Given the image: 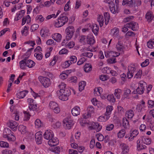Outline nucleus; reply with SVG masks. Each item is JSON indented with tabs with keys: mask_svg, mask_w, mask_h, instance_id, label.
I'll return each instance as SVG.
<instances>
[{
	"mask_svg": "<svg viewBox=\"0 0 154 154\" xmlns=\"http://www.w3.org/2000/svg\"><path fill=\"white\" fill-rule=\"evenodd\" d=\"M11 131L8 128H5L4 130V134L3 136V137L5 138H8L9 134H7V132H11Z\"/></svg>",
	"mask_w": 154,
	"mask_h": 154,
	"instance_id": "34",
	"label": "nucleus"
},
{
	"mask_svg": "<svg viewBox=\"0 0 154 154\" xmlns=\"http://www.w3.org/2000/svg\"><path fill=\"white\" fill-rule=\"evenodd\" d=\"M44 18L41 15L37 16L35 18V20H39L40 22H42L44 20Z\"/></svg>",
	"mask_w": 154,
	"mask_h": 154,
	"instance_id": "52",
	"label": "nucleus"
},
{
	"mask_svg": "<svg viewBox=\"0 0 154 154\" xmlns=\"http://www.w3.org/2000/svg\"><path fill=\"white\" fill-rule=\"evenodd\" d=\"M59 143L58 140L57 139H55L54 136L51 137L48 142V144L50 146H54L57 145Z\"/></svg>",
	"mask_w": 154,
	"mask_h": 154,
	"instance_id": "13",
	"label": "nucleus"
},
{
	"mask_svg": "<svg viewBox=\"0 0 154 154\" xmlns=\"http://www.w3.org/2000/svg\"><path fill=\"white\" fill-rule=\"evenodd\" d=\"M137 143V149L138 150L140 151L146 148L147 146L146 145H143V142L140 139L138 140Z\"/></svg>",
	"mask_w": 154,
	"mask_h": 154,
	"instance_id": "9",
	"label": "nucleus"
},
{
	"mask_svg": "<svg viewBox=\"0 0 154 154\" xmlns=\"http://www.w3.org/2000/svg\"><path fill=\"white\" fill-rule=\"evenodd\" d=\"M38 79L42 85L45 88L48 87L51 84L50 79L47 77L40 76Z\"/></svg>",
	"mask_w": 154,
	"mask_h": 154,
	"instance_id": "4",
	"label": "nucleus"
},
{
	"mask_svg": "<svg viewBox=\"0 0 154 154\" xmlns=\"http://www.w3.org/2000/svg\"><path fill=\"white\" fill-rule=\"evenodd\" d=\"M89 127L91 129L96 130L97 132L100 131L102 128V126L100 125L98 122L93 123Z\"/></svg>",
	"mask_w": 154,
	"mask_h": 154,
	"instance_id": "11",
	"label": "nucleus"
},
{
	"mask_svg": "<svg viewBox=\"0 0 154 154\" xmlns=\"http://www.w3.org/2000/svg\"><path fill=\"white\" fill-rule=\"evenodd\" d=\"M128 72L130 74H133L136 70V69L134 67H132L131 66L128 67Z\"/></svg>",
	"mask_w": 154,
	"mask_h": 154,
	"instance_id": "45",
	"label": "nucleus"
},
{
	"mask_svg": "<svg viewBox=\"0 0 154 154\" xmlns=\"http://www.w3.org/2000/svg\"><path fill=\"white\" fill-rule=\"evenodd\" d=\"M93 38V37L90 38H88V44L91 45H93L95 41Z\"/></svg>",
	"mask_w": 154,
	"mask_h": 154,
	"instance_id": "48",
	"label": "nucleus"
},
{
	"mask_svg": "<svg viewBox=\"0 0 154 154\" xmlns=\"http://www.w3.org/2000/svg\"><path fill=\"white\" fill-rule=\"evenodd\" d=\"M104 17L105 19V23L107 25L109 23L110 16L108 12H105L104 14Z\"/></svg>",
	"mask_w": 154,
	"mask_h": 154,
	"instance_id": "29",
	"label": "nucleus"
},
{
	"mask_svg": "<svg viewBox=\"0 0 154 154\" xmlns=\"http://www.w3.org/2000/svg\"><path fill=\"white\" fill-rule=\"evenodd\" d=\"M122 153L123 154H125L128 153L129 150L128 146H126L122 148Z\"/></svg>",
	"mask_w": 154,
	"mask_h": 154,
	"instance_id": "58",
	"label": "nucleus"
},
{
	"mask_svg": "<svg viewBox=\"0 0 154 154\" xmlns=\"http://www.w3.org/2000/svg\"><path fill=\"white\" fill-rule=\"evenodd\" d=\"M2 153V154H12V152L11 150L6 149L4 150Z\"/></svg>",
	"mask_w": 154,
	"mask_h": 154,
	"instance_id": "63",
	"label": "nucleus"
},
{
	"mask_svg": "<svg viewBox=\"0 0 154 154\" xmlns=\"http://www.w3.org/2000/svg\"><path fill=\"white\" fill-rule=\"evenodd\" d=\"M86 85V82L84 81H82L79 84V90L80 91H82L84 89Z\"/></svg>",
	"mask_w": 154,
	"mask_h": 154,
	"instance_id": "31",
	"label": "nucleus"
},
{
	"mask_svg": "<svg viewBox=\"0 0 154 154\" xmlns=\"http://www.w3.org/2000/svg\"><path fill=\"white\" fill-rule=\"evenodd\" d=\"M75 32L74 27L72 26H69L65 30L66 38L67 40H70L73 36Z\"/></svg>",
	"mask_w": 154,
	"mask_h": 154,
	"instance_id": "3",
	"label": "nucleus"
},
{
	"mask_svg": "<svg viewBox=\"0 0 154 154\" xmlns=\"http://www.w3.org/2000/svg\"><path fill=\"white\" fill-rule=\"evenodd\" d=\"M35 125L37 128H38L41 126V122L40 120L38 119H37L35 122Z\"/></svg>",
	"mask_w": 154,
	"mask_h": 154,
	"instance_id": "47",
	"label": "nucleus"
},
{
	"mask_svg": "<svg viewBox=\"0 0 154 154\" xmlns=\"http://www.w3.org/2000/svg\"><path fill=\"white\" fill-rule=\"evenodd\" d=\"M139 132L137 130H134L130 134L131 137H132L130 139V137H129V139H130V140H132L133 139V138L136 137L138 134Z\"/></svg>",
	"mask_w": 154,
	"mask_h": 154,
	"instance_id": "27",
	"label": "nucleus"
},
{
	"mask_svg": "<svg viewBox=\"0 0 154 154\" xmlns=\"http://www.w3.org/2000/svg\"><path fill=\"white\" fill-rule=\"evenodd\" d=\"M125 134V131L124 129L120 130L118 133V137L119 138H122L123 137Z\"/></svg>",
	"mask_w": 154,
	"mask_h": 154,
	"instance_id": "33",
	"label": "nucleus"
},
{
	"mask_svg": "<svg viewBox=\"0 0 154 154\" xmlns=\"http://www.w3.org/2000/svg\"><path fill=\"white\" fill-rule=\"evenodd\" d=\"M106 69H108L109 70V73H111L112 76H116L117 75V73L116 71L114 70H111L110 69V68H109L108 67H106Z\"/></svg>",
	"mask_w": 154,
	"mask_h": 154,
	"instance_id": "57",
	"label": "nucleus"
},
{
	"mask_svg": "<svg viewBox=\"0 0 154 154\" xmlns=\"http://www.w3.org/2000/svg\"><path fill=\"white\" fill-rule=\"evenodd\" d=\"M135 4V2L133 3V1H123L122 3L123 5H126L130 7H133Z\"/></svg>",
	"mask_w": 154,
	"mask_h": 154,
	"instance_id": "22",
	"label": "nucleus"
},
{
	"mask_svg": "<svg viewBox=\"0 0 154 154\" xmlns=\"http://www.w3.org/2000/svg\"><path fill=\"white\" fill-rule=\"evenodd\" d=\"M63 125L66 129H70L74 124V122L72 120L68 118H66L63 121Z\"/></svg>",
	"mask_w": 154,
	"mask_h": 154,
	"instance_id": "5",
	"label": "nucleus"
},
{
	"mask_svg": "<svg viewBox=\"0 0 154 154\" xmlns=\"http://www.w3.org/2000/svg\"><path fill=\"white\" fill-rule=\"evenodd\" d=\"M62 14L58 19V22L55 23L54 26L56 27H60L62 26L67 23L68 20V17Z\"/></svg>",
	"mask_w": 154,
	"mask_h": 154,
	"instance_id": "2",
	"label": "nucleus"
},
{
	"mask_svg": "<svg viewBox=\"0 0 154 154\" xmlns=\"http://www.w3.org/2000/svg\"><path fill=\"white\" fill-rule=\"evenodd\" d=\"M35 136L37 143L38 144H41L42 141V132L40 131L37 132Z\"/></svg>",
	"mask_w": 154,
	"mask_h": 154,
	"instance_id": "10",
	"label": "nucleus"
},
{
	"mask_svg": "<svg viewBox=\"0 0 154 154\" xmlns=\"http://www.w3.org/2000/svg\"><path fill=\"white\" fill-rule=\"evenodd\" d=\"M93 55V53L91 52H85L82 54V55L83 56L87 57L89 58L91 57Z\"/></svg>",
	"mask_w": 154,
	"mask_h": 154,
	"instance_id": "51",
	"label": "nucleus"
},
{
	"mask_svg": "<svg viewBox=\"0 0 154 154\" xmlns=\"http://www.w3.org/2000/svg\"><path fill=\"white\" fill-rule=\"evenodd\" d=\"M129 125L128 120L126 118H123L122 119V126L125 128H127Z\"/></svg>",
	"mask_w": 154,
	"mask_h": 154,
	"instance_id": "32",
	"label": "nucleus"
},
{
	"mask_svg": "<svg viewBox=\"0 0 154 154\" xmlns=\"http://www.w3.org/2000/svg\"><path fill=\"white\" fill-rule=\"evenodd\" d=\"M113 110V107L112 106H108L106 108V112L105 115L106 119L108 120L110 116L109 115L111 114V111Z\"/></svg>",
	"mask_w": 154,
	"mask_h": 154,
	"instance_id": "15",
	"label": "nucleus"
},
{
	"mask_svg": "<svg viewBox=\"0 0 154 154\" xmlns=\"http://www.w3.org/2000/svg\"><path fill=\"white\" fill-rule=\"evenodd\" d=\"M142 71L141 70H139L138 72L135 75L134 77L137 79L140 78L142 74Z\"/></svg>",
	"mask_w": 154,
	"mask_h": 154,
	"instance_id": "54",
	"label": "nucleus"
},
{
	"mask_svg": "<svg viewBox=\"0 0 154 154\" xmlns=\"http://www.w3.org/2000/svg\"><path fill=\"white\" fill-rule=\"evenodd\" d=\"M84 71L86 72H88L91 70L92 66L90 64H86L84 66Z\"/></svg>",
	"mask_w": 154,
	"mask_h": 154,
	"instance_id": "30",
	"label": "nucleus"
},
{
	"mask_svg": "<svg viewBox=\"0 0 154 154\" xmlns=\"http://www.w3.org/2000/svg\"><path fill=\"white\" fill-rule=\"evenodd\" d=\"M107 99L110 103H113L115 101V99L113 94L108 95L107 97Z\"/></svg>",
	"mask_w": 154,
	"mask_h": 154,
	"instance_id": "38",
	"label": "nucleus"
},
{
	"mask_svg": "<svg viewBox=\"0 0 154 154\" xmlns=\"http://www.w3.org/2000/svg\"><path fill=\"white\" fill-rule=\"evenodd\" d=\"M70 64H71L69 63V60H67L64 62V64H63L64 66H63V67L65 68H67L70 66Z\"/></svg>",
	"mask_w": 154,
	"mask_h": 154,
	"instance_id": "61",
	"label": "nucleus"
},
{
	"mask_svg": "<svg viewBox=\"0 0 154 154\" xmlns=\"http://www.w3.org/2000/svg\"><path fill=\"white\" fill-rule=\"evenodd\" d=\"M18 128V130L21 132L22 134H24L27 132L26 127L23 125H19Z\"/></svg>",
	"mask_w": 154,
	"mask_h": 154,
	"instance_id": "25",
	"label": "nucleus"
},
{
	"mask_svg": "<svg viewBox=\"0 0 154 154\" xmlns=\"http://www.w3.org/2000/svg\"><path fill=\"white\" fill-rule=\"evenodd\" d=\"M112 31L114 32V35L117 36L119 34V30L118 28L113 29H112Z\"/></svg>",
	"mask_w": 154,
	"mask_h": 154,
	"instance_id": "56",
	"label": "nucleus"
},
{
	"mask_svg": "<svg viewBox=\"0 0 154 154\" xmlns=\"http://www.w3.org/2000/svg\"><path fill=\"white\" fill-rule=\"evenodd\" d=\"M88 114L86 115H83V117L85 119L88 118L91 116V114L94 112V108L92 106H90L87 108Z\"/></svg>",
	"mask_w": 154,
	"mask_h": 154,
	"instance_id": "12",
	"label": "nucleus"
},
{
	"mask_svg": "<svg viewBox=\"0 0 154 154\" xmlns=\"http://www.w3.org/2000/svg\"><path fill=\"white\" fill-rule=\"evenodd\" d=\"M145 18L148 22H150L152 20L154 19V16H153L151 11L147 12L145 16Z\"/></svg>",
	"mask_w": 154,
	"mask_h": 154,
	"instance_id": "19",
	"label": "nucleus"
},
{
	"mask_svg": "<svg viewBox=\"0 0 154 154\" xmlns=\"http://www.w3.org/2000/svg\"><path fill=\"white\" fill-rule=\"evenodd\" d=\"M28 91L27 90L21 91L17 94V97L19 99L23 98L25 97L26 94L28 93Z\"/></svg>",
	"mask_w": 154,
	"mask_h": 154,
	"instance_id": "21",
	"label": "nucleus"
},
{
	"mask_svg": "<svg viewBox=\"0 0 154 154\" xmlns=\"http://www.w3.org/2000/svg\"><path fill=\"white\" fill-rule=\"evenodd\" d=\"M38 24H34L32 25L30 29L32 32H34L38 28Z\"/></svg>",
	"mask_w": 154,
	"mask_h": 154,
	"instance_id": "46",
	"label": "nucleus"
},
{
	"mask_svg": "<svg viewBox=\"0 0 154 154\" xmlns=\"http://www.w3.org/2000/svg\"><path fill=\"white\" fill-rule=\"evenodd\" d=\"M29 107L31 111H35L37 109V105L36 104H34V103L32 104H29Z\"/></svg>",
	"mask_w": 154,
	"mask_h": 154,
	"instance_id": "37",
	"label": "nucleus"
},
{
	"mask_svg": "<svg viewBox=\"0 0 154 154\" xmlns=\"http://www.w3.org/2000/svg\"><path fill=\"white\" fill-rule=\"evenodd\" d=\"M140 139L143 142V143L146 145H149L151 143V140L150 138H146L143 137H141Z\"/></svg>",
	"mask_w": 154,
	"mask_h": 154,
	"instance_id": "20",
	"label": "nucleus"
},
{
	"mask_svg": "<svg viewBox=\"0 0 154 154\" xmlns=\"http://www.w3.org/2000/svg\"><path fill=\"white\" fill-rule=\"evenodd\" d=\"M55 1H47L45 2H44V4L42 2L40 3L39 6L41 7H48L50 6L52 4H53Z\"/></svg>",
	"mask_w": 154,
	"mask_h": 154,
	"instance_id": "18",
	"label": "nucleus"
},
{
	"mask_svg": "<svg viewBox=\"0 0 154 154\" xmlns=\"http://www.w3.org/2000/svg\"><path fill=\"white\" fill-rule=\"evenodd\" d=\"M126 114L128 115V117L129 118H132L134 116V113L132 110H129L127 111Z\"/></svg>",
	"mask_w": 154,
	"mask_h": 154,
	"instance_id": "40",
	"label": "nucleus"
},
{
	"mask_svg": "<svg viewBox=\"0 0 154 154\" xmlns=\"http://www.w3.org/2000/svg\"><path fill=\"white\" fill-rule=\"evenodd\" d=\"M0 146L2 147L8 148L9 146V144L7 142L0 141Z\"/></svg>",
	"mask_w": 154,
	"mask_h": 154,
	"instance_id": "42",
	"label": "nucleus"
},
{
	"mask_svg": "<svg viewBox=\"0 0 154 154\" xmlns=\"http://www.w3.org/2000/svg\"><path fill=\"white\" fill-rule=\"evenodd\" d=\"M7 125L10 128L12 131H15L17 130L18 124L16 122L11 120L8 122Z\"/></svg>",
	"mask_w": 154,
	"mask_h": 154,
	"instance_id": "7",
	"label": "nucleus"
},
{
	"mask_svg": "<svg viewBox=\"0 0 154 154\" xmlns=\"http://www.w3.org/2000/svg\"><path fill=\"white\" fill-rule=\"evenodd\" d=\"M39 53H35L34 56L35 57L36 59L38 60H42L43 57V55L42 53L40 52H38Z\"/></svg>",
	"mask_w": 154,
	"mask_h": 154,
	"instance_id": "35",
	"label": "nucleus"
},
{
	"mask_svg": "<svg viewBox=\"0 0 154 154\" xmlns=\"http://www.w3.org/2000/svg\"><path fill=\"white\" fill-rule=\"evenodd\" d=\"M70 3V1H69L65 5L64 7V9L65 11H67L69 10V4Z\"/></svg>",
	"mask_w": 154,
	"mask_h": 154,
	"instance_id": "62",
	"label": "nucleus"
},
{
	"mask_svg": "<svg viewBox=\"0 0 154 154\" xmlns=\"http://www.w3.org/2000/svg\"><path fill=\"white\" fill-rule=\"evenodd\" d=\"M14 116H15V119L16 121H18L19 119V112L18 111H16V112H14Z\"/></svg>",
	"mask_w": 154,
	"mask_h": 154,
	"instance_id": "59",
	"label": "nucleus"
},
{
	"mask_svg": "<svg viewBox=\"0 0 154 154\" xmlns=\"http://www.w3.org/2000/svg\"><path fill=\"white\" fill-rule=\"evenodd\" d=\"M113 1H111L108 3L109 8L110 11L113 14H115L116 13H118L119 12V8L118 5H116V10L115 9V4Z\"/></svg>",
	"mask_w": 154,
	"mask_h": 154,
	"instance_id": "6",
	"label": "nucleus"
},
{
	"mask_svg": "<svg viewBox=\"0 0 154 154\" xmlns=\"http://www.w3.org/2000/svg\"><path fill=\"white\" fill-rule=\"evenodd\" d=\"M102 89L101 88H99L97 89L94 90V94H96L97 95L99 96L101 94V92L102 91Z\"/></svg>",
	"mask_w": 154,
	"mask_h": 154,
	"instance_id": "41",
	"label": "nucleus"
},
{
	"mask_svg": "<svg viewBox=\"0 0 154 154\" xmlns=\"http://www.w3.org/2000/svg\"><path fill=\"white\" fill-rule=\"evenodd\" d=\"M71 112L73 116H77L80 114V109L78 106H75L71 110Z\"/></svg>",
	"mask_w": 154,
	"mask_h": 154,
	"instance_id": "14",
	"label": "nucleus"
},
{
	"mask_svg": "<svg viewBox=\"0 0 154 154\" xmlns=\"http://www.w3.org/2000/svg\"><path fill=\"white\" fill-rule=\"evenodd\" d=\"M135 35V33L131 31H128L126 34V35L127 36H134Z\"/></svg>",
	"mask_w": 154,
	"mask_h": 154,
	"instance_id": "60",
	"label": "nucleus"
},
{
	"mask_svg": "<svg viewBox=\"0 0 154 154\" xmlns=\"http://www.w3.org/2000/svg\"><path fill=\"white\" fill-rule=\"evenodd\" d=\"M26 62L23 60H21L19 62V65L20 67L22 69H25V66H26Z\"/></svg>",
	"mask_w": 154,
	"mask_h": 154,
	"instance_id": "43",
	"label": "nucleus"
},
{
	"mask_svg": "<svg viewBox=\"0 0 154 154\" xmlns=\"http://www.w3.org/2000/svg\"><path fill=\"white\" fill-rule=\"evenodd\" d=\"M149 63V59H146L145 61L141 64V66L142 67H144L148 66Z\"/></svg>",
	"mask_w": 154,
	"mask_h": 154,
	"instance_id": "50",
	"label": "nucleus"
},
{
	"mask_svg": "<svg viewBox=\"0 0 154 154\" xmlns=\"http://www.w3.org/2000/svg\"><path fill=\"white\" fill-rule=\"evenodd\" d=\"M105 55L106 57H116L118 56L116 52L113 51L105 52Z\"/></svg>",
	"mask_w": 154,
	"mask_h": 154,
	"instance_id": "17",
	"label": "nucleus"
},
{
	"mask_svg": "<svg viewBox=\"0 0 154 154\" xmlns=\"http://www.w3.org/2000/svg\"><path fill=\"white\" fill-rule=\"evenodd\" d=\"M49 106L50 108L53 109L58 106V104L56 102L53 101L50 102Z\"/></svg>",
	"mask_w": 154,
	"mask_h": 154,
	"instance_id": "36",
	"label": "nucleus"
},
{
	"mask_svg": "<svg viewBox=\"0 0 154 154\" xmlns=\"http://www.w3.org/2000/svg\"><path fill=\"white\" fill-rule=\"evenodd\" d=\"M114 125L112 124L108 125L106 126V129L107 131H111L113 128Z\"/></svg>",
	"mask_w": 154,
	"mask_h": 154,
	"instance_id": "53",
	"label": "nucleus"
},
{
	"mask_svg": "<svg viewBox=\"0 0 154 154\" xmlns=\"http://www.w3.org/2000/svg\"><path fill=\"white\" fill-rule=\"evenodd\" d=\"M60 89L59 91H57L60 100L63 101H66L68 99V97L71 94L70 90L69 88H66V84L64 83H61L59 85Z\"/></svg>",
	"mask_w": 154,
	"mask_h": 154,
	"instance_id": "1",
	"label": "nucleus"
},
{
	"mask_svg": "<svg viewBox=\"0 0 154 154\" xmlns=\"http://www.w3.org/2000/svg\"><path fill=\"white\" fill-rule=\"evenodd\" d=\"M99 28L97 25L94 24L92 27V31L95 35H97L98 33Z\"/></svg>",
	"mask_w": 154,
	"mask_h": 154,
	"instance_id": "26",
	"label": "nucleus"
},
{
	"mask_svg": "<svg viewBox=\"0 0 154 154\" xmlns=\"http://www.w3.org/2000/svg\"><path fill=\"white\" fill-rule=\"evenodd\" d=\"M96 137H97L98 140L100 141H103L104 139L103 136L101 134H97L96 135Z\"/></svg>",
	"mask_w": 154,
	"mask_h": 154,
	"instance_id": "44",
	"label": "nucleus"
},
{
	"mask_svg": "<svg viewBox=\"0 0 154 154\" xmlns=\"http://www.w3.org/2000/svg\"><path fill=\"white\" fill-rule=\"evenodd\" d=\"M68 60L69 61V63L72 64V63H74L76 62L77 60V58L75 56H72L70 57L69 59Z\"/></svg>",
	"mask_w": 154,
	"mask_h": 154,
	"instance_id": "39",
	"label": "nucleus"
},
{
	"mask_svg": "<svg viewBox=\"0 0 154 154\" xmlns=\"http://www.w3.org/2000/svg\"><path fill=\"white\" fill-rule=\"evenodd\" d=\"M131 92V91L129 89L127 88L125 91L124 95L125 97H126L129 96V94H130Z\"/></svg>",
	"mask_w": 154,
	"mask_h": 154,
	"instance_id": "55",
	"label": "nucleus"
},
{
	"mask_svg": "<svg viewBox=\"0 0 154 154\" xmlns=\"http://www.w3.org/2000/svg\"><path fill=\"white\" fill-rule=\"evenodd\" d=\"M69 154H78L77 152L73 149L69 150Z\"/></svg>",
	"mask_w": 154,
	"mask_h": 154,
	"instance_id": "64",
	"label": "nucleus"
},
{
	"mask_svg": "<svg viewBox=\"0 0 154 154\" xmlns=\"http://www.w3.org/2000/svg\"><path fill=\"white\" fill-rule=\"evenodd\" d=\"M97 21L99 23L100 26L102 27L104 23V19L102 15H99L97 18Z\"/></svg>",
	"mask_w": 154,
	"mask_h": 154,
	"instance_id": "28",
	"label": "nucleus"
},
{
	"mask_svg": "<svg viewBox=\"0 0 154 154\" xmlns=\"http://www.w3.org/2000/svg\"><path fill=\"white\" fill-rule=\"evenodd\" d=\"M35 65V63L32 60H28L26 61V66L29 68H31L34 66Z\"/></svg>",
	"mask_w": 154,
	"mask_h": 154,
	"instance_id": "24",
	"label": "nucleus"
},
{
	"mask_svg": "<svg viewBox=\"0 0 154 154\" xmlns=\"http://www.w3.org/2000/svg\"><path fill=\"white\" fill-rule=\"evenodd\" d=\"M62 36L59 33L55 34L53 36V38L57 42H60Z\"/></svg>",
	"mask_w": 154,
	"mask_h": 154,
	"instance_id": "23",
	"label": "nucleus"
},
{
	"mask_svg": "<svg viewBox=\"0 0 154 154\" xmlns=\"http://www.w3.org/2000/svg\"><path fill=\"white\" fill-rule=\"evenodd\" d=\"M43 136L45 139L49 140L54 136V135L52 132L47 130L44 134Z\"/></svg>",
	"mask_w": 154,
	"mask_h": 154,
	"instance_id": "16",
	"label": "nucleus"
},
{
	"mask_svg": "<svg viewBox=\"0 0 154 154\" xmlns=\"http://www.w3.org/2000/svg\"><path fill=\"white\" fill-rule=\"evenodd\" d=\"M138 25L136 22L133 21L130 22L126 24V26L129 28L131 29L134 31H136L138 28Z\"/></svg>",
	"mask_w": 154,
	"mask_h": 154,
	"instance_id": "8",
	"label": "nucleus"
},
{
	"mask_svg": "<svg viewBox=\"0 0 154 154\" xmlns=\"http://www.w3.org/2000/svg\"><path fill=\"white\" fill-rule=\"evenodd\" d=\"M52 151L55 153H59L60 152V148L58 146H55L52 148Z\"/></svg>",
	"mask_w": 154,
	"mask_h": 154,
	"instance_id": "49",
	"label": "nucleus"
}]
</instances>
